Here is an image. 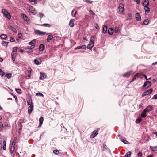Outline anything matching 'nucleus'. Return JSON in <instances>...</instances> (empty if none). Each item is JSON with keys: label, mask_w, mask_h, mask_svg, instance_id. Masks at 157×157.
I'll return each instance as SVG.
<instances>
[{"label": "nucleus", "mask_w": 157, "mask_h": 157, "mask_svg": "<svg viewBox=\"0 0 157 157\" xmlns=\"http://www.w3.org/2000/svg\"><path fill=\"white\" fill-rule=\"evenodd\" d=\"M17 47H14L13 48V52L12 54V60L13 63H16L15 61V59L17 55Z\"/></svg>", "instance_id": "obj_1"}, {"label": "nucleus", "mask_w": 157, "mask_h": 157, "mask_svg": "<svg viewBox=\"0 0 157 157\" xmlns=\"http://www.w3.org/2000/svg\"><path fill=\"white\" fill-rule=\"evenodd\" d=\"M99 130V128H98L97 130H95L93 131L90 136V138H93L95 137L98 134V132Z\"/></svg>", "instance_id": "obj_2"}, {"label": "nucleus", "mask_w": 157, "mask_h": 157, "mask_svg": "<svg viewBox=\"0 0 157 157\" xmlns=\"http://www.w3.org/2000/svg\"><path fill=\"white\" fill-rule=\"evenodd\" d=\"M152 91L153 90L151 89L148 90L144 92L143 93L142 95V97H143L151 94L152 92Z\"/></svg>", "instance_id": "obj_3"}, {"label": "nucleus", "mask_w": 157, "mask_h": 157, "mask_svg": "<svg viewBox=\"0 0 157 157\" xmlns=\"http://www.w3.org/2000/svg\"><path fill=\"white\" fill-rule=\"evenodd\" d=\"M151 84V82L149 81H147L145 82L143 86V88H147L150 86Z\"/></svg>", "instance_id": "obj_4"}, {"label": "nucleus", "mask_w": 157, "mask_h": 157, "mask_svg": "<svg viewBox=\"0 0 157 157\" xmlns=\"http://www.w3.org/2000/svg\"><path fill=\"white\" fill-rule=\"evenodd\" d=\"M2 11L3 14L6 16V17L10 19V14L8 13L6 10L4 9L2 10Z\"/></svg>", "instance_id": "obj_5"}, {"label": "nucleus", "mask_w": 157, "mask_h": 157, "mask_svg": "<svg viewBox=\"0 0 157 157\" xmlns=\"http://www.w3.org/2000/svg\"><path fill=\"white\" fill-rule=\"evenodd\" d=\"M94 46V41H90L89 44L88 45L87 48L89 50H91L92 48Z\"/></svg>", "instance_id": "obj_6"}, {"label": "nucleus", "mask_w": 157, "mask_h": 157, "mask_svg": "<svg viewBox=\"0 0 157 157\" xmlns=\"http://www.w3.org/2000/svg\"><path fill=\"white\" fill-rule=\"evenodd\" d=\"M133 71H130L126 72L123 75L124 77L128 78L132 74Z\"/></svg>", "instance_id": "obj_7"}, {"label": "nucleus", "mask_w": 157, "mask_h": 157, "mask_svg": "<svg viewBox=\"0 0 157 157\" xmlns=\"http://www.w3.org/2000/svg\"><path fill=\"white\" fill-rule=\"evenodd\" d=\"M36 34L38 35H44L46 34V33L44 32L41 31L40 30H36L35 31Z\"/></svg>", "instance_id": "obj_8"}, {"label": "nucleus", "mask_w": 157, "mask_h": 157, "mask_svg": "<svg viewBox=\"0 0 157 157\" xmlns=\"http://www.w3.org/2000/svg\"><path fill=\"white\" fill-rule=\"evenodd\" d=\"M33 104L32 105H30L28 107V113L29 114H30L32 111L33 110Z\"/></svg>", "instance_id": "obj_9"}, {"label": "nucleus", "mask_w": 157, "mask_h": 157, "mask_svg": "<svg viewBox=\"0 0 157 157\" xmlns=\"http://www.w3.org/2000/svg\"><path fill=\"white\" fill-rule=\"evenodd\" d=\"M86 47L85 45H83L82 46H79L75 48V50L82 49H86Z\"/></svg>", "instance_id": "obj_10"}, {"label": "nucleus", "mask_w": 157, "mask_h": 157, "mask_svg": "<svg viewBox=\"0 0 157 157\" xmlns=\"http://www.w3.org/2000/svg\"><path fill=\"white\" fill-rule=\"evenodd\" d=\"M16 142V140H14L12 143V147L11 148H10V151L11 152H12H12H13V150H14Z\"/></svg>", "instance_id": "obj_11"}, {"label": "nucleus", "mask_w": 157, "mask_h": 157, "mask_svg": "<svg viewBox=\"0 0 157 157\" xmlns=\"http://www.w3.org/2000/svg\"><path fill=\"white\" fill-rule=\"evenodd\" d=\"M118 8L119 11L120 12H123L124 10L123 6L121 3L119 4V6Z\"/></svg>", "instance_id": "obj_12"}, {"label": "nucleus", "mask_w": 157, "mask_h": 157, "mask_svg": "<svg viewBox=\"0 0 157 157\" xmlns=\"http://www.w3.org/2000/svg\"><path fill=\"white\" fill-rule=\"evenodd\" d=\"M149 2L148 0H144L143 2V5L145 7L148 6Z\"/></svg>", "instance_id": "obj_13"}, {"label": "nucleus", "mask_w": 157, "mask_h": 157, "mask_svg": "<svg viewBox=\"0 0 157 157\" xmlns=\"http://www.w3.org/2000/svg\"><path fill=\"white\" fill-rule=\"evenodd\" d=\"M152 108L153 107L152 106L148 105L147 107L144 109V110H145L146 112H148L150 111L152 109Z\"/></svg>", "instance_id": "obj_14"}, {"label": "nucleus", "mask_w": 157, "mask_h": 157, "mask_svg": "<svg viewBox=\"0 0 157 157\" xmlns=\"http://www.w3.org/2000/svg\"><path fill=\"white\" fill-rule=\"evenodd\" d=\"M40 79L43 80L46 78V76L44 73L40 72Z\"/></svg>", "instance_id": "obj_15"}, {"label": "nucleus", "mask_w": 157, "mask_h": 157, "mask_svg": "<svg viewBox=\"0 0 157 157\" xmlns=\"http://www.w3.org/2000/svg\"><path fill=\"white\" fill-rule=\"evenodd\" d=\"M75 21V20L74 19H71L70 20L69 23V25L71 27H72L74 26V22Z\"/></svg>", "instance_id": "obj_16"}, {"label": "nucleus", "mask_w": 157, "mask_h": 157, "mask_svg": "<svg viewBox=\"0 0 157 157\" xmlns=\"http://www.w3.org/2000/svg\"><path fill=\"white\" fill-rule=\"evenodd\" d=\"M21 17L25 21L27 22L29 21L28 17L25 14H22Z\"/></svg>", "instance_id": "obj_17"}, {"label": "nucleus", "mask_w": 157, "mask_h": 157, "mask_svg": "<svg viewBox=\"0 0 157 157\" xmlns=\"http://www.w3.org/2000/svg\"><path fill=\"white\" fill-rule=\"evenodd\" d=\"M53 38V35L51 34L48 35L47 39V42H50V40H51Z\"/></svg>", "instance_id": "obj_18"}, {"label": "nucleus", "mask_w": 157, "mask_h": 157, "mask_svg": "<svg viewBox=\"0 0 157 157\" xmlns=\"http://www.w3.org/2000/svg\"><path fill=\"white\" fill-rule=\"evenodd\" d=\"M119 139L124 144H129V142L128 141L123 139V138L122 137H120Z\"/></svg>", "instance_id": "obj_19"}, {"label": "nucleus", "mask_w": 157, "mask_h": 157, "mask_svg": "<svg viewBox=\"0 0 157 157\" xmlns=\"http://www.w3.org/2000/svg\"><path fill=\"white\" fill-rule=\"evenodd\" d=\"M44 46L43 44H41L39 46V50L40 51H43L44 50Z\"/></svg>", "instance_id": "obj_20"}, {"label": "nucleus", "mask_w": 157, "mask_h": 157, "mask_svg": "<svg viewBox=\"0 0 157 157\" xmlns=\"http://www.w3.org/2000/svg\"><path fill=\"white\" fill-rule=\"evenodd\" d=\"M113 29L112 28H110L108 29V33L109 35H112L113 34Z\"/></svg>", "instance_id": "obj_21"}, {"label": "nucleus", "mask_w": 157, "mask_h": 157, "mask_svg": "<svg viewBox=\"0 0 157 157\" xmlns=\"http://www.w3.org/2000/svg\"><path fill=\"white\" fill-rule=\"evenodd\" d=\"M136 17L137 21H139L141 20V17L139 13H136Z\"/></svg>", "instance_id": "obj_22"}, {"label": "nucleus", "mask_w": 157, "mask_h": 157, "mask_svg": "<svg viewBox=\"0 0 157 157\" xmlns=\"http://www.w3.org/2000/svg\"><path fill=\"white\" fill-rule=\"evenodd\" d=\"M146 112L144 110L142 112L141 114V117L143 118H144L146 116Z\"/></svg>", "instance_id": "obj_23"}, {"label": "nucleus", "mask_w": 157, "mask_h": 157, "mask_svg": "<svg viewBox=\"0 0 157 157\" xmlns=\"http://www.w3.org/2000/svg\"><path fill=\"white\" fill-rule=\"evenodd\" d=\"M44 121V118L43 117H41L40 118L39 120V126H41L43 124V122Z\"/></svg>", "instance_id": "obj_24"}, {"label": "nucleus", "mask_w": 157, "mask_h": 157, "mask_svg": "<svg viewBox=\"0 0 157 157\" xmlns=\"http://www.w3.org/2000/svg\"><path fill=\"white\" fill-rule=\"evenodd\" d=\"M107 30V27L106 26H104L103 28V32L105 34L106 33Z\"/></svg>", "instance_id": "obj_25"}, {"label": "nucleus", "mask_w": 157, "mask_h": 157, "mask_svg": "<svg viewBox=\"0 0 157 157\" xmlns=\"http://www.w3.org/2000/svg\"><path fill=\"white\" fill-rule=\"evenodd\" d=\"M144 9L146 14H147L150 12V9L148 6L145 7Z\"/></svg>", "instance_id": "obj_26"}, {"label": "nucleus", "mask_w": 157, "mask_h": 157, "mask_svg": "<svg viewBox=\"0 0 157 157\" xmlns=\"http://www.w3.org/2000/svg\"><path fill=\"white\" fill-rule=\"evenodd\" d=\"M150 147L153 151H157V146L156 147L151 146Z\"/></svg>", "instance_id": "obj_27"}, {"label": "nucleus", "mask_w": 157, "mask_h": 157, "mask_svg": "<svg viewBox=\"0 0 157 157\" xmlns=\"http://www.w3.org/2000/svg\"><path fill=\"white\" fill-rule=\"evenodd\" d=\"M131 19H132V15L131 13H129L128 14L127 19L128 20H131Z\"/></svg>", "instance_id": "obj_28"}, {"label": "nucleus", "mask_w": 157, "mask_h": 157, "mask_svg": "<svg viewBox=\"0 0 157 157\" xmlns=\"http://www.w3.org/2000/svg\"><path fill=\"white\" fill-rule=\"evenodd\" d=\"M27 104L28 105H32L33 104V103H32V100L31 99H29L27 100Z\"/></svg>", "instance_id": "obj_29"}, {"label": "nucleus", "mask_w": 157, "mask_h": 157, "mask_svg": "<svg viewBox=\"0 0 157 157\" xmlns=\"http://www.w3.org/2000/svg\"><path fill=\"white\" fill-rule=\"evenodd\" d=\"M131 154V152L128 151L125 154L124 157H130Z\"/></svg>", "instance_id": "obj_30"}, {"label": "nucleus", "mask_w": 157, "mask_h": 157, "mask_svg": "<svg viewBox=\"0 0 157 157\" xmlns=\"http://www.w3.org/2000/svg\"><path fill=\"white\" fill-rule=\"evenodd\" d=\"M142 120L140 118H138L136 119V122L137 124L139 123Z\"/></svg>", "instance_id": "obj_31"}, {"label": "nucleus", "mask_w": 157, "mask_h": 157, "mask_svg": "<svg viewBox=\"0 0 157 157\" xmlns=\"http://www.w3.org/2000/svg\"><path fill=\"white\" fill-rule=\"evenodd\" d=\"M40 25L42 26L48 27H50V25L48 24H44Z\"/></svg>", "instance_id": "obj_32"}, {"label": "nucleus", "mask_w": 157, "mask_h": 157, "mask_svg": "<svg viewBox=\"0 0 157 157\" xmlns=\"http://www.w3.org/2000/svg\"><path fill=\"white\" fill-rule=\"evenodd\" d=\"M36 41V40L33 39L29 43V44L30 45H33V44L35 43Z\"/></svg>", "instance_id": "obj_33"}, {"label": "nucleus", "mask_w": 157, "mask_h": 157, "mask_svg": "<svg viewBox=\"0 0 157 157\" xmlns=\"http://www.w3.org/2000/svg\"><path fill=\"white\" fill-rule=\"evenodd\" d=\"M10 30L14 32L15 33H17V31L16 29L12 26H10Z\"/></svg>", "instance_id": "obj_34"}, {"label": "nucleus", "mask_w": 157, "mask_h": 157, "mask_svg": "<svg viewBox=\"0 0 157 157\" xmlns=\"http://www.w3.org/2000/svg\"><path fill=\"white\" fill-rule=\"evenodd\" d=\"M74 10H73L71 12V14L72 16L74 17H75L77 13V12L75 11L74 13Z\"/></svg>", "instance_id": "obj_35"}, {"label": "nucleus", "mask_w": 157, "mask_h": 157, "mask_svg": "<svg viewBox=\"0 0 157 157\" xmlns=\"http://www.w3.org/2000/svg\"><path fill=\"white\" fill-rule=\"evenodd\" d=\"M35 9L32 6H29V9L30 11H33V10Z\"/></svg>", "instance_id": "obj_36"}, {"label": "nucleus", "mask_w": 157, "mask_h": 157, "mask_svg": "<svg viewBox=\"0 0 157 157\" xmlns=\"http://www.w3.org/2000/svg\"><path fill=\"white\" fill-rule=\"evenodd\" d=\"M149 23V21L148 19H145L143 22V24L145 25H147Z\"/></svg>", "instance_id": "obj_37"}, {"label": "nucleus", "mask_w": 157, "mask_h": 157, "mask_svg": "<svg viewBox=\"0 0 157 157\" xmlns=\"http://www.w3.org/2000/svg\"><path fill=\"white\" fill-rule=\"evenodd\" d=\"M2 44L4 46H7L9 44V42L3 41L2 42Z\"/></svg>", "instance_id": "obj_38"}, {"label": "nucleus", "mask_w": 157, "mask_h": 157, "mask_svg": "<svg viewBox=\"0 0 157 157\" xmlns=\"http://www.w3.org/2000/svg\"><path fill=\"white\" fill-rule=\"evenodd\" d=\"M0 37L2 39H5L6 38L7 36L6 35L2 34L1 35Z\"/></svg>", "instance_id": "obj_39"}, {"label": "nucleus", "mask_w": 157, "mask_h": 157, "mask_svg": "<svg viewBox=\"0 0 157 157\" xmlns=\"http://www.w3.org/2000/svg\"><path fill=\"white\" fill-rule=\"evenodd\" d=\"M15 90L16 92L19 94H21V90L20 89H16Z\"/></svg>", "instance_id": "obj_40"}, {"label": "nucleus", "mask_w": 157, "mask_h": 157, "mask_svg": "<svg viewBox=\"0 0 157 157\" xmlns=\"http://www.w3.org/2000/svg\"><path fill=\"white\" fill-rule=\"evenodd\" d=\"M34 62L35 64L37 65H40L41 64V63H40V62L37 59L34 60Z\"/></svg>", "instance_id": "obj_41"}, {"label": "nucleus", "mask_w": 157, "mask_h": 157, "mask_svg": "<svg viewBox=\"0 0 157 157\" xmlns=\"http://www.w3.org/2000/svg\"><path fill=\"white\" fill-rule=\"evenodd\" d=\"M11 95H12L13 96V97L15 99L16 102H17V97L15 95H14L13 93H11Z\"/></svg>", "instance_id": "obj_42"}, {"label": "nucleus", "mask_w": 157, "mask_h": 157, "mask_svg": "<svg viewBox=\"0 0 157 157\" xmlns=\"http://www.w3.org/2000/svg\"><path fill=\"white\" fill-rule=\"evenodd\" d=\"M4 75V73L2 70L1 69H0V75L2 77Z\"/></svg>", "instance_id": "obj_43"}, {"label": "nucleus", "mask_w": 157, "mask_h": 157, "mask_svg": "<svg viewBox=\"0 0 157 157\" xmlns=\"http://www.w3.org/2000/svg\"><path fill=\"white\" fill-rule=\"evenodd\" d=\"M3 129V124L2 122H0V131H2Z\"/></svg>", "instance_id": "obj_44"}, {"label": "nucleus", "mask_w": 157, "mask_h": 157, "mask_svg": "<svg viewBox=\"0 0 157 157\" xmlns=\"http://www.w3.org/2000/svg\"><path fill=\"white\" fill-rule=\"evenodd\" d=\"M53 153L56 154L57 155L59 153V151L58 150H55L53 151Z\"/></svg>", "instance_id": "obj_45"}, {"label": "nucleus", "mask_w": 157, "mask_h": 157, "mask_svg": "<svg viewBox=\"0 0 157 157\" xmlns=\"http://www.w3.org/2000/svg\"><path fill=\"white\" fill-rule=\"evenodd\" d=\"M18 126H20V128H19V131H18V132L19 133L21 131V123H19L18 124Z\"/></svg>", "instance_id": "obj_46"}, {"label": "nucleus", "mask_w": 157, "mask_h": 157, "mask_svg": "<svg viewBox=\"0 0 157 157\" xmlns=\"http://www.w3.org/2000/svg\"><path fill=\"white\" fill-rule=\"evenodd\" d=\"M119 28L118 27H116L115 28V30H114V32L115 33H117L119 31Z\"/></svg>", "instance_id": "obj_47"}, {"label": "nucleus", "mask_w": 157, "mask_h": 157, "mask_svg": "<svg viewBox=\"0 0 157 157\" xmlns=\"http://www.w3.org/2000/svg\"><path fill=\"white\" fill-rule=\"evenodd\" d=\"M18 37L19 38L21 39L22 37V34L21 33H19L18 35Z\"/></svg>", "instance_id": "obj_48"}, {"label": "nucleus", "mask_w": 157, "mask_h": 157, "mask_svg": "<svg viewBox=\"0 0 157 157\" xmlns=\"http://www.w3.org/2000/svg\"><path fill=\"white\" fill-rule=\"evenodd\" d=\"M30 12L33 14V15H35L36 14V12L35 10V9H34V10H33V11H30Z\"/></svg>", "instance_id": "obj_49"}, {"label": "nucleus", "mask_w": 157, "mask_h": 157, "mask_svg": "<svg viewBox=\"0 0 157 157\" xmlns=\"http://www.w3.org/2000/svg\"><path fill=\"white\" fill-rule=\"evenodd\" d=\"M36 95L37 96H40L43 97L44 96L43 94L42 93H37L36 94Z\"/></svg>", "instance_id": "obj_50"}, {"label": "nucleus", "mask_w": 157, "mask_h": 157, "mask_svg": "<svg viewBox=\"0 0 157 157\" xmlns=\"http://www.w3.org/2000/svg\"><path fill=\"white\" fill-rule=\"evenodd\" d=\"M142 155V153L140 152H139L137 154V156L138 157H141Z\"/></svg>", "instance_id": "obj_51"}, {"label": "nucleus", "mask_w": 157, "mask_h": 157, "mask_svg": "<svg viewBox=\"0 0 157 157\" xmlns=\"http://www.w3.org/2000/svg\"><path fill=\"white\" fill-rule=\"evenodd\" d=\"M38 15L40 17V18H42L44 16V15L41 13H39Z\"/></svg>", "instance_id": "obj_52"}, {"label": "nucleus", "mask_w": 157, "mask_h": 157, "mask_svg": "<svg viewBox=\"0 0 157 157\" xmlns=\"http://www.w3.org/2000/svg\"><path fill=\"white\" fill-rule=\"evenodd\" d=\"M95 27L97 29H98L99 28V27L98 25L96 23H95L94 24Z\"/></svg>", "instance_id": "obj_53"}, {"label": "nucleus", "mask_w": 157, "mask_h": 157, "mask_svg": "<svg viewBox=\"0 0 157 157\" xmlns=\"http://www.w3.org/2000/svg\"><path fill=\"white\" fill-rule=\"evenodd\" d=\"M35 47V45H31V46L29 48L30 49L32 50V49H33Z\"/></svg>", "instance_id": "obj_54"}, {"label": "nucleus", "mask_w": 157, "mask_h": 157, "mask_svg": "<svg viewBox=\"0 0 157 157\" xmlns=\"http://www.w3.org/2000/svg\"><path fill=\"white\" fill-rule=\"evenodd\" d=\"M5 76L8 78H10V73H9L6 75Z\"/></svg>", "instance_id": "obj_55"}, {"label": "nucleus", "mask_w": 157, "mask_h": 157, "mask_svg": "<svg viewBox=\"0 0 157 157\" xmlns=\"http://www.w3.org/2000/svg\"><path fill=\"white\" fill-rule=\"evenodd\" d=\"M140 74L137 73H136L135 76L136 77H139L140 76Z\"/></svg>", "instance_id": "obj_56"}, {"label": "nucleus", "mask_w": 157, "mask_h": 157, "mask_svg": "<svg viewBox=\"0 0 157 157\" xmlns=\"http://www.w3.org/2000/svg\"><path fill=\"white\" fill-rule=\"evenodd\" d=\"M89 12L92 14L93 15H94L95 14V13L93 12L92 11V10H90L89 11Z\"/></svg>", "instance_id": "obj_57"}, {"label": "nucleus", "mask_w": 157, "mask_h": 157, "mask_svg": "<svg viewBox=\"0 0 157 157\" xmlns=\"http://www.w3.org/2000/svg\"><path fill=\"white\" fill-rule=\"evenodd\" d=\"M136 77L134 75V77L132 78L131 82L134 81L136 79Z\"/></svg>", "instance_id": "obj_58"}, {"label": "nucleus", "mask_w": 157, "mask_h": 157, "mask_svg": "<svg viewBox=\"0 0 157 157\" xmlns=\"http://www.w3.org/2000/svg\"><path fill=\"white\" fill-rule=\"evenodd\" d=\"M95 37V36H91L90 41H93V39Z\"/></svg>", "instance_id": "obj_59"}, {"label": "nucleus", "mask_w": 157, "mask_h": 157, "mask_svg": "<svg viewBox=\"0 0 157 157\" xmlns=\"http://www.w3.org/2000/svg\"><path fill=\"white\" fill-rule=\"evenodd\" d=\"M86 2L89 3H91L93 2V1L89 0H86Z\"/></svg>", "instance_id": "obj_60"}, {"label": "nucleus", "mask_w": 157, "mask_h": 157, "mask_svg": "<svg viewBox=\"0 0 157 157\" xmlns=\"http://www.w3.org/2000/svg\"><path fill=\"white\" fill-rule=\"evenodd\" d=\"M152 99H157V94L154 95L153 96Z\"/></svg>", "instance_id": "obj_61"}, {"label": "nucleus", "mask_w": 157, "mask_h": 157, "mask_svg": "<svg viewBox=\"0 0 157 157\" xmlns=\"http://www.w3.org/2000/svg\"><path fill=\"white\" fill-rule=\"evenodd\" d=\"M15 41V39L13 38H10V42H14Z\"/></svg>", "instance_id": "obj_62"}, {"label": "nucleus", "mask_w": 157, "mask_h": 157, "mask_svg": "<svg viewBox=\"0 0 157 157\" xmlns=\"http://www.w3.org/2000/svg\"><path fill=\"white\" fill-rule=\"evenodd\" d=\"M140 0H134L135 1L137 2L138 4H139Z\"/></svg>", "instance_id": "obj_63"}, {"label": "nucleus", "mask_w": 157, "mask_h": 157, "mask_svg": "<svg viewBox=\"0 0 157 157\" xmlns=\"http://www.w3.org/2000/svg\"><path fill=\"white\" fill-rule=\"evenodd\" d=\"M20 52L21 53H23L24 52V51L22 49H20Z\"/></svg>", "instance_id": "obj_64"}]
</instances>
